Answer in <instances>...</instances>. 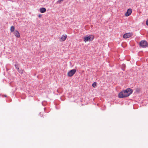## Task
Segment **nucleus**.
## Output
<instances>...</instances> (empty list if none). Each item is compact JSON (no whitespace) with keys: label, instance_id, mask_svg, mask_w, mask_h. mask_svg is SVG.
Masks as SVG:
<instances>
[{"label":"nucleus","instance_id":"obj_1","mask_svg":"<svg viewBox=\"0 0 148 148\" xmlns=\"http://www.w3.org/2000/svg\"><path fill=\"white\" fill-rule=\"evenodd\" d=\"M94 39V36L92 35H89L88 36H85L84 37V41L86 42L88 41H92Z\"/></svg>","mask_w":148,"mask_h":148},{"label":"nucleus","instance_id":"obj_2","mask_svg":"<svg viewBox=\"0 0 148 148\" xmlns=\"http://www.w3.org/2000/svg\"><path fill=\"white\" fill-rule=\"evenodd\" d=\"M129 96V94H126L124 90L121 92L118 95V97L119 98H123L127 97Z\"/></svg>","mask_w":148,"mask_h":148},{"label":"nucleus","instance_id":"obj_3","mask_svg":"<svg viewBox=\"0 0 148 148\" xmlns=\"http://www.w3.org/2000/svg\"><path fill=\"white\" fill-rule=\"evenodd\" d=\"M140 46L142 48H146L148 47V44L147 42L145 40L141 41L139 44Z\"/></svg>","mask_w":148,"mask_h":148},{"label":"nucleus","instance_id":"obj_4","mask_svg":"<svg viewBox=\"0 0 148 148\" xmlns=\"http://www.w3.org/2000/svg\"><path fill=\"white\" fill-rule=\"evenodd\" d=\"M76 70L75 69L71 70L68 72L67 75L69 77H72L75 73Z\"/></svg>","mask_w":148,"mask_h":148},{"label":"nucleus","instance_id":"obj_5","mask_svg":"<svg viewBox=\"0 0 148 148\" xmlns=\"http://www.w3.org/2000/svg\"><path fill=\"white\" fill-rule=\"evenodd\" d=\"M124 91L126 94L128 95L129 94V96L133 92L132 89L130 88H127Z\"/></svg>","mask_w":148,"mask_h":148},{"label":"nucleus","instance_id":"obj_6","mask_svg":"<svg viewBox=\"0 0 148 148\" xmlns=\"http://www.w3.org/2000/svg\"><path fill=\"white\" fill-rule=\"evenodd\" d=\"M132 35V34L131 33H128L124 34L123 37L124 38H127L131 37Z\"/></svg>","mask_w":148,"mask_h":148},{"label":"nucleus","instance_id":"obj_7","mask_svg":"<svg viewBox=\"0 0 148 148\" xmlns=\"http://www.w3.org/2000/svg\"><path fill=\"white\" fill-rule=\"evenodd\" d=\"M132 10L130 8L127 10L126 12L125 13V15L126 16H130L132 13Z\"/></svg>","mask_w":148,"mask_h":148},{"label":"nucleus","instance_id":"obj_8","mask_svg":"<svg viewBox=\"0 0 148 148\" xmlns=\"http://www.w3.org/2000/svg\"><path fill=\"white\" fill-rule=\"evenodd\" d=\"M67 35L66 34L63 35L60 38V41H64L67 38Z\"/></svg>","mask_w":148,"mask_h":148},{"label":"nucleus","instance_id":"obj_9","mask_svg":"<svg viewBox=\"0 0 148 148\" xmlns=\"http://www.w3.org/2000/svg\"><path fill=\"white\" fill-rule=\"evenodd\" d=\"M14 34L16 38H19L20 37V33L17 30H15L14 33Z\"/></svg>","mask_w":148,"mask_h":148},{"label":"nucleus","instance_id":"obj_10","mask_svg":"<svg viewBox=\"0 0 148 148\" xmlns=\"http://www.w3.org/2000/svg\"><path fill=\"white\" fill-rule=\"evenodd\" d=\"M40 12L42 13H43L46 11V10L44 8H41L40 9Z\"/></svg>","mask_w":148,"mask_h":148},{"label":"nucleus","instance_id":"obj_11","mask_svg":"<svg viewBox=\"0 0 148 148\" xmlns=\"http://www.w3.org/2000/svg\"><path fill=\"white\" fill-rule=\"evenodd\" d=\"M15 29V27L14 26H12L11 27L10 30L11 32H14Z\"/></svg>","mask_w":148,"mask_h":148},{"label":"nucleus","instance_id":"obj_12","mask_svg":"<svg viewBox=\"0 0 148 148\" xmlns=\"http://www.w3.org/2000/svg\"><path fill=\"white\" fill-rule=\"evenodd\" d=\"M97 86V83L96 82H94L92 84V86H93L94 88H95Z\"/></svg>","mask_w":148,"mask_h":148},{"label":"nucleus","instance_id":"obj_13","mask_svg":"<svg viewBox=\"0 0 148 148\" xmlns=\"http://www.w3.org/2000/svg\"><path fill=\"white\" fill-rule=\"evenodd\" d=\"M63 1V0H58V1H57L56 3L57 4L60 3L61 2Z\"/></svg>","mask_w":148,"mask_h":148},{"label":"nucleus","instance_id":"obj_14","mask_svg":"<svg viewBox=\"0 0 148 148\" xmlns=\"http://www.w3.org/2000/svg\"><path fill=\"white\" fill-rule=\"evenodd\" d=\"M23 70L21 69L19 70L18 72L20 73H23Z\"/></svg>","mask_w":148,"mask_h":148},{"label":"nucleus","instance_id":"obj_15","mask_svg":"<svg viewBox=\"0 0 148 148\" xmlns=\"http://www.w3.org/2000/svg\"><path fill=\"white\" fill-rule=\"evenodd\" d=\"M14 66H15V68L16 69H17V68H19L18 65L17 64H15L14 65Z\"/></svg>","mask_w":148,"mask_h":148},{"label":"nucleus","instance_id":"obj_16","mask_svg":"<svg viewBox=\"0 0 148 148\" xmlns=\"http://www.w3.org/2000/svg\"><path fill=\"white\" fill-rule=\"evenodd\" d=\"M146 24L148 26V20L146 22Z\"/></svg>","mask_w":148,"mask_h":148},{"label":"nucleus","instance_id":"obj_17","mask_svg":"<svg viewBox=\"0 0 148 148\" xmlns=\"http://www.w3.org/2000/svg\"><path fill=\"white\" fill-rule=\"evenodd\" d=\"M16 69H17V70H18V71H19V70H20L19 68H17Z\"/></svg>","mask_w":148,"mask_h":148},{"label":"nucleus","instance_id":"obj_18","mask_svg":"<svg viewBox=\"0 0 148 148\" xmlns=\"http://www.w3.org/2000/svg\"><path fill=\"white\" fill-rule=\"evenodd\" d=\"M38 16H39V17H40L41 16V15H39Z\"/></svg>","mask_w":148,"mask_h":148},{"label":"nucleus","instance_id":"obj_19","mask_svg":"<svg viewBox=\"0 0 148 148\" xmlns=\"http://www.w3.org/2000/svg\"><path fill=\"white\" fill-rule=\"evenodd\" d=\"M6 96H6V95H4V97H6Z\"/></svg>","mask_w":148,"mask_h":148}]
</instances>
